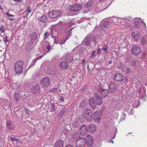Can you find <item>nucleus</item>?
Returning <instances> with one entry per match:
<instances>
[{
    "label": "nucleus",
    "instance_id": "nucleus-1",
    "mask_svg": "<svg viewBox=\"0 0 147 147\" xmlns=\"http://www.w3.org/2000/svg\"><path fill=\"white\" fill-rule=\"evenodd\" d=\"M94 98H92L89 100V103L91 107L95 108L96 105H100L102 103V100L101 96L98 93L94 92Z\"/></svg>",
    "mask_w": 147,
    "mask_h": 147
},
{
    "label": "nucleus",
    "instance_id": "nucleus-2",
    "mask_svg": "<svg viewBox=\"0 0 147 147\" xmlns=\"http://www.w3.org/2000/svg\"><path fill=\"white\" fill-rule=\"evenodd\" d=\"M24 64V62L22 61H18L15 63L14 69L16 74H20L22 72Z\"/></svg>",
    "mask_w": 147,
    "mask_h": 147
},
{
    "label": "nucleus",
    "instance_id": "nucleus-3",
    "mask_svg": "<svg viewBox=\"0 0 147 147\" xmlns=\"http://www.w3.org/2000/svg\"><path fill=\"white\" fill-rule=\"evenodd\" d=\"M49 17L51 18H56L57 19L61 15V12L59 11L53 10L49 11L47 13Z\"/></svg>",
    "mask_w": 147,
    "mask_h": 147
},
{
    "label": "nucleus",
    "instance_id": "nucleus-4",
    "mask_svg": "<svg viewBox=\"0 0 147 147\" xmlns=\"http://www.w3.org/2000/svg\"><path fill=\"white\" fill-rule=\"evenodd\" d=\"M82 7L81 4H75L70 6L69 9L70 12L73 13L80 11L82 9Z\"/></svg>",
    "mask_w": 147,
    "mask_h": 147
},
{
    "label": "nucleus",
    "instance_id": "nucleus-5",
    "mask_svg": "<svg viewBox=\"0 0 147 147\" xmlns=\"http://www.w3.org/2000/svg\"><path fill=\"white\" fill-rule=\"evenodd\" d=\"M86 144V140L82 138H80L78 139L76 145V147H84Z\"/></svg>",
    "mask_w": 147,
    "mask_h": 147
},
{
    "label": "nucleus",
    "instance_id": "nucleus-6",
    "mask_svg": "<svg viewBox=\"0 0 147 147\" xmlns=\"http://www.w3.org/2000/svg\"><path fill=\"white\" fill-rule=\"evenodd\" d=\"M98 90L99 93L104 98L106 97L109 94V90L107 89L103 88L102 86H99Z\"/></svg>",
    "mask_w": 147,
    "mask_h": 147
},
{
    "label": "nucleus",
    "instance_id": "nucleus-7",
    "mask_svg": "<svg viewBox=\"0 0 147 147\" xmlns=\"http://www.w3.org/2000/svg\"><path fill=\"white\" fill-rule=\"evenodd\" d=\"M40 83L43 87H47L49 85L50 79L48 77H45L41 80Z\"/></svg>",
    "mask_w": 147,
    "mask_h": 147
},
{
    "label": "nucleus",
    "instance_id": "nucleus-8",
    "mask_svg": "<svg viewBox=\"0 0 147 147\" xmlns=\"http://www.w3.org/2000/svg\"><path fill=\"white\" fill-rule=\"evenodd\" d=\"M102 112L100 111H95L94 113V118L95 122H100Z\"/></svg>",
    "mask_w": 147,
    "mask_h": 147
},
{
    "label": "nucleus",
    "instance_id": "nucleus-9",
    "mask_svg": "<svg viewBox=\"0 0 147 147\" xmlns=\"http://www.w3.org/2000/svg\"><path fill=\"white\" fill-rule=\"evenodd\" d=\"M141 51L140 48L137 46H134L131 49V51L132 54L136 56L139 55Z\"/></svg>",
    "mask_w": 147,
    "mask_h": 147
},
{
    "label": "nucleus",
    "instance_id": "nucleus-10",
    "mask_svg": "<svg viewBox=\"0 0 147 147\" xmlns=\"http://www.w3.org/2000/svg\"><path fill=\"white\" fill-rule=\"evenodd\" d=\"M113 79L116 82H121L123 80V78L121 74L116 73Z\"/></svg>",
    "mask_w": 147,
    "mask_h": 147
},
{
    "label": "nucleus",
    "instance_id": "nucleus-11",
    "mask_svg": "<svg viewBox=\"0 0 147 147\" xmlns=\"http://www.w3.org/2000/svg\"><path fill=\"white\" fill-rule=\"evenodd\" d=\"M84 116L87 119H90L92 118V112L90 109L86 108L84 110Z\"/></svg>",
    "mask_w": 147,
    "mask_h": 147
},
{
    "label": "nucleus",
    "instance_id": "nucleus-12",
    "mask_svg": "<svg viewBox=\"0 0 147 147\" xmlns=\"http://www.w3.org/2000/svg\"><path fill=\"white\" fill-rule=\"evenodd\" d=\"M86 142H87L89 146H91L93 144V138L91 135H87L86 138Z\"/></svg>",
    "mask_w": 147,
    "mask_h": 147
},
{
    "label": "nucleus",
    "instance_id": "nucleus-13",
    "mask_svg": "<svg viewBox=\"0 0 147 147\" xmlns=\"http://www.w3.org/2000/svg\"><path fill=\"white\" fill-rule=\"evenodd\" d=\"M64 59L67 62L70 63L73 60V58L70 54H66L63 56Z\"/></svg>",
    "mask_w": 147,
    "mask_h": 147
},
{
    "label": "nucleus",
    "instance_id": "nucleus-14",
    "mask_svg": "<svg viewBox=\"0 0 147 147\" xmlns=\"http://www.w3.org/2000/svg\"><path fill=\"white\" fill-rule=\"evenodd\" d=\"M109 91L111 93L115 92L116 89V86L113 83H110L109 86Z\"/></svg>",
    "mask_w": 147,
    "mask_h": 147
},
{
    "label": "nucleus",
    "instance_id": "nucleus-15",
    "mask_svg": "<svg viewBox=\"0 0 147 147\" xmlns=\"http://www.w3.org/2000/svg\"><path fill=\"white\" fill-rule=\"evenodd\" d=\"M131 35L133 38L136 40H139L141 36V34L140 33L137 32H133L131 33Z\"/></svg>",
    "mask_w": 147,
    "mask_h": 147
},
{
    "label": "nucleus",
    "instance_id": "nucleus-16",
    "mask_svg": "<svg viewBox=\"0 0 147 147\" xmlns=\"http://www.w3.org/2000/svg\"><path fill=\"white\" fill-rule=\"evenodd\" d=\"M31 90L34 93L37 94L40 91L39 86L38 85H37L33 86L31 88Z\"/></svg>",
    "mask_w": 147,
    "mask_h": 147
},
{
    "label": "nucleus",
    "instance_id": "nucleus-17",
    "mask_svg": "<svg viewBox=\"0 0 147 147\" xmlns=\"http://www.w3.org/2000/svg\"><path fill=\"white\" fill-rule=\"evenodd\" d=\"M91 4L88 3H87L85 7H84L83 13H86L89 11L90 9Z\"/></svg>",
    "mask_w": 147,
    "mask_h": 147
},
{
    "label": "nucleus",
    "instance_id": "nucleus-18",
    "mask_svg": "<svg viewBox=\"0 0 147 147\" xmlns=\"http://www.w3.org/2000/svg\"><path fill=\"white\" fill-rule=\"evenodd\" d=\"M63 141L61 140H58L56 141L55 145V147H63Z\"/></svg>",
    "mask_w": 147,
    "mask_h": 147
},
{
    "label": "nucleus",
    "instance_id": "nucleus-19",
    "mask_svg": "<svg viewBox=\"0 0 147 147\" xmlns=\"http://www.w3.org/2000/svg\"><path fill=\"white\" fill-rule=\"evenodd\" d=\"M46 73L47 74L52 75H54L56 74V72L55 71L52 69H49L47 70Z\"/></svg>",
    "mask_w": 147,
    "mask_h": 147
},
{
    "label": "nucleus",
    "instance_id": "nucleus-20",
    "mask_svg": "<svg viewBox=\"0 0 147 147\" xmlns=\"http://www.w3.org/2000/svg\"><path fill=\"white\" fill-rule=\"evenodd\" d=\"M59 65L63 69H66L68 65L65 61H63L60 62Z\"/></svg>",
    "mask_w": 147,
    "mask_h": 147
},
{
    "label": "nucleus",
    "instance_id": "nucleus-21",
    "mask_svg": "<svg viewBox=\"0 0 147 147\" xmlns=\"http://www.w3.org/2000/svg\"><path fill=\"white\" fill-rule=\"evenodd\" d=\"M47 17L44 15L43 14L40 18L38 19V20L42 22L46 23L47 22Z\"/></svg>",
    "mask_w": 147,
    "mask_h": 147
},
{
    "label": "nucleus",
    "instance_id": "nucleus-22",
    "mask_svg": "<svg viewBox=\"0 0 147 147\" xmlns=\"http://www.w3.org/2000/svg\"><path fill=\"white\" fill-rule=\"evenodd\" d=\"M110 24V22L109 21H105L102 24V27L107 29L109 27Z\"/></svg>",
    "mask_w": 147,
    "mask_h": 147
},
{
    "label": "nucleus",
    "instance_id": "nucleus-23",
    "mask_svg": "<svg viewBox=\"0 0 147 147\" xmlns=\"http://www.w3.org/2000/svg\"><path fill=\"white\" fill-rule=\"evenodd\" d=\"M37 37V34L35 32L32 33V35L30 36V39L32 41H34L36 39Z\"/></svg>",
    "mask_w": 147,
    "mask_h": 147
},
{
    "label": "nucleus",
    "instance_id": "nucleus-24",
    "mask_svg": "<svg viewBox=\"0 0 147 147\" xmlns=\"http://www.w3.org/2000/svg\"><path fill=\"white\" fill-rule=\"evenodd\" d=\"M123 70L124 72L127 73H131L132 71V69L130 67H123Z\"/></svg>",
    "mask_w": 147,
    "mask_h": 147
},
{
    "label": "nucleus",
    "instance_id": "nucleus-25",
    "mask_svg": "<svg viewBox=\"0 0 147 147\" xmlns=\"http://www.w3.org/2000/svg\"><path fill=\"white\" fill-rule=\"evenodd\" d=\"M91 43V42H94L96 41L95 40L94 37L92 36H90L88 37L86 39Z\"/></svg>",
    "mask_w": 147,
    "mask_h": 147
},
{
    "label": "nucleus",
    "instance_id": "nucleus-26",
    "mask_svg": "<svg viewBox=\"0 0 147 147\" xmlns=\"http://www.w3.org/2000/svg\"><path fill=\"white\" fill-rule=\"evenodd\" d=\"M14 98L16 101H18L20 100L19 94L18 93H15L14 95Z\"/></svg>",
    "mask_w": 147,
    "mask_h": 147
},
{
    "label": "nucleus",
    "instance_id": "nucleus-27",
    "mask_svg": "<svg viewBox=\"0 0 147 147\" xmlns=\"http://www.w3.org/2000/svg\"><path fill=\"white\" fill-rule=\"evenodd\" d=\"M87 102L84 100H83L81 102L80 104V106L81 107L84 108L86 106Z\"/></svg>",
    "mask_w": 147,
    "mask_h": 147
},
{
    "label": "nucleus",
    "instance_id": "nucleus-28",
    "mask_svg": "<svg viewBox=\"0 0 147 147\" xmlns=\"http://www.w3.org/2000/svg\"><path fill=\"white\" fill-rule=\"evenodd\" d=\"M7 125L8 129H10L13 126V123L11 121H8L7 122Z\"/></svg>",
    "mask_w": 147,
    "mask_h": 147
},
{
    "label": "nucleus",
    "instance_id": "nucleus-29",
    "mask_svg": "<svg viewBox=\"0 0 147 147\" xmlns=\"http://www.w3.org/2000/svg\"><path fill=\"white\" fill-rule=\"evenodd\" d=\"M66 108L65 107H63L61 109V111L59 113V115L61 116L66 112Z\"/></svg>",
    "mask_w": 147,
    "mask_h": 147
},
{
    "label": "nucleus",
    "instance_id": "nucleus-30",
    "mask_svg": "<svg viewBox=\"0 0 147 147\" xmlns=\"http://www.w3.org/2000/svg\"><path fill=\"white\" fill-rule=\"evenodd\" d=\"M50 110L51 112H54L55 111V105L54 104L51 103L50 105Z\"/></svg>",
    "mask_w": 147,
    "mask_h": 147
},
{
    "label": "nucleus",
    "instance_id": "nucleus-31",
    "mask_svg": "<svg viewBox=\"0 0 147 147\" xmlns=\"http://www.w3.org/2000/svg\"><path fill=\"white\" fill-rule=\"evenodd\" d=\"M79 137V135H78V133L76 132L73 134V138L74 140H77L78 138Z\"/></svg>",
    "mask_w": 147,
    "mask_h": 147
},
{
    "label": "nucleus",
    "instance_id": "nucleus-32",
    "mask_svg": "<svg viewBox=\"0 0 147 147\" xmlns=\"http://www.w3.org/2000/svg\"><path fill=\"white\" fill-rule=\"evenodd\" d=\"M87 129H80V134L83 135H84L86 134Z\"/></svg>",
    "mask_w": 147,
    "mask_h": 147
},
{
    "label": "nucleus",
    "instance_id": "nucleus-33",
    "mask_svg": "<svg viewBox=\"0 0 147 147\" xmlns=\"http://www.w3.org/2000/svg\"><path fill=\"white\" fill-rule=\"evenodd\" d=\"M109 46L108 45H106L104 46L103 48H102V51L103 52L104 51L106 52V53H107L108 49H109Z\"/></svg>",
    "mask_w": 147,
    "mask_h": 147
},
{
    "label": "nucleus",
    "instance_id": "nucleus-34",
    "mask_svg": "<svg viewBox=\"0 0 147 147\" xmlns=\"http://www.w3.org/2000/svg\"><path fill=\"white\" fill-rule=\"evenodd\" d=\"M117 66L119 69H120L121 68H123V67L124 66V64H122L120 62H118L117 64Z\"/></svg>",
    "mask_w": 147,
    "mask_h": 147
},
{
    "label": "nucleus",
    "instance_id": "nucleus-35",
    "mask_svg": "<svg viewBox=\"0 0 147 147\" xmlns=\"http://www.w3.org/2000/svg\"><path fill=\"white\" fill-rule=\"evenodd\" d=\"M138 60H136L135 61L133 62L132 64V65L134 67H137L138 65Z\"/></svg>",
    "mask_w": 147,
    "mask_h": 147
},
{
    "label": "nucleus",
    "instance_id": "nucleus-36",
    "mask_svg": "<svg viewBox=\"0 0 147 147\" xmlns=\"http://www.w3.org/2000/svg\"><path fill=\"white\" fill-rule=\"evenodd\" d=\"M37 60L36 59H34L33 60V61L31 63V65L29 66L28 69L30 67L32 66H33L34 65L35 63L36 62Z\"/></svg>",
    "mask_w": 147,
    "mask_h": 147
},
{
    "label": "nucleus",
    "instance_id": "nucleus-37",
    "mask_svg": "<svg viewBox=\"0 0 147 147\" xmlns=\"http://www.w3.org/2000/svg\"><path fill=\"white\" fill-rule=\"evenodd\" d=\"M73 28H72L71 29H70L69 31L68 32V34L67 38L65 39V40H67V39L69 38V37L71 36V31Z\"/></svg>",
    "mask_w": 147,
    "mask_h": 147
},
{
    "label": "nucleus",
    "instance_id": "nucleus-38",
    "mask_svg": "<svg viewBox=\"0 0 147 147\" xmlns=\"http://www.w3.org/2000/svg\"><path fill=\"white\" fill-rule=\"evenodd\" d=\"M4 38L3 41H4L5 44H6L7 42H9V40L8 39H9V37L7 36H5L4 37H3Z\"/></svg>",
    "mask_w": 147,
    "mask_h": 147
},
{
    "label": "nucleus",
    "instance_id": "nucleus-39",
    "mask_svg": "<svg viewBox=\"0 0 147 147\" xmlns=\"http://www.w3.org/2000/svg\"><path fill=\"white\" fill-rule=\"evenodd\" d=\"M109 127H109V126H111V125L113 126V121L112 120H111V121H109V122H108Z\"/></svg>",
    "mask_w": 147,
    "mask_h": 147
},
{
    "label": "nucleus",
    "instance_id": "nucleus-40",
    "mask_svg": "<svg viewBox=\"0 0 147 147\" xmlns=\"http://www.w3.org/2000/svg\"><path fill=\"white\" fill-rule=\"evenodd\" d=\"M4 29V25L1 26L0 28V31L1 33L4 32L5 30Z\"/></svg>",
    "mask_w": 147,
    "mask_h": 147
},
{
    "label": "nucleus",
    "instance_id": "nucleus-41",
    "mask_svg": "<svg viewBox=\"0 0 147 147\" xmlns=\"http://www.w3.org/2000/svg\"><path fill=\"white\" fill-rule=\"evenodd\" d=\"M89 129H96V127L95 125L91 124L89 126Z\"/></svg>",
    "mask_w": 147,
    "mask_h": 147
},
{
    "label": "nucleus",
    "instance_id": "nucleus-42",
    "mask_svg": "<svg viewBox=\"0 0 147 147\" xmlns=\"http://www.w3.org/2000/svg\"><path fill=\"white\" fill-rule=\"evenodd\" d=\"M141 42L143 45H144L145 43V40L144 38H142L141 39Z\"/></svg>",
    "mask_w": 147,
    "mask_h": 147
},
{
    "label": "nucleus",
    "instance_id": "nucleus-43",
    "mask_svg": "<svg viewBox=\"0 0 147 147\" xmlns=\"http://www.w3.org/2000/svg\"><path fill=\"white\" fill-rule=\"evenodd\" d=\"M25 111L26 113L28 115H30L31 112L29 110L27 109H25Z\"/></svg>",
    "mask_w": 147,
    "mask_h": 147
},
{
    "label": "nucleus",
    "instance_id": "nucleus-44",
    "mask_svg": "<svg viewBox=\"0 0 147 147\" xmlns=\"http://www.w3.org/2000/svg\"><path fill=\"white\" fill-rule=\"evenodd\" d=\"M10 140L12 142H13L14 141H16L17 142H19L15 138H11Z\"/></svg>",
    "mask_w": 147,
    "mask_h": 147
},
{
    "label": "nucleus",
    "instance_id": "nucleus-45",
    "mask_svg": "<svg viewBox=\"0 0 147 147\" xmlns=\"http://www.w3.org/2000/svg\"><path fill=\"white\" fill-rule=\"evenodd\" d=\"M58 100L61 101L62 102H63L64 101V100L63 97L61 96L59 98Z\"/></svg>",
    "mask_w": 147,
    "mask_h": 147
},
{
    "label": "nucleus",
    "instance_id": "nucleus-46",
    "mask_svg": "<svg viewBox=\"0 0 147 147\" xmlns=\"http://www.w3.org/2000/svg\"><path fill=\"white\" fill-rule=\"evenodd\" d=\"M13 1L17 3H22L23 1V0H13Z\"/></svg>",
    "mask_w": 147,
    "mask_h": 147
},
{
    "label": "nucleus",
    "instance_id": "nucleus-47",
    "mask_svg": "<svg viewBox=\"0 0 147 147\" xmlns=\"http://www.w3.org/2000/svg\"><path fill=\"white\" fill-rule=\"evenodd\" d=\"M30 6L28 7L27 8V11H26V12H27L28 13H31V10H30Z\"/></svg>",
    "mask_w": 147,
    "mask_h": 147
},
{
    "label": "nucleus",
    "instance_id": "nucleus-48",
    "mask_svg": "<svg viewBox=\"0 0 147 147\" xmlns=\"http://www.w3.org/2000/svg\"><path fill=\"white\" fill-rule=\"evenodd\" d=\"M89 65H93V66H94V64H92V63H90V64H88V65L87 66V67L88 69H90V70L91 69L89 67Z\"/></svg>",
    "mask_w": 147,
    "mask_h": 147
},
{
    "label": "nucleus",
    "instance_id": "nucleus-49",
    "mask_svg": "<svg viewBox=\"0 0 147 147\" xmlns=\"http://www.w3.org/2000/svg\"><path fill=\"white\" fill-rule=\"evenodd\" d=\"M90 43H91L89 42V41H88L86 40V41L85 42V44L87 46H88L90 45Z\"/></svg>",
    "mask_w": 147,
    "mask_h": 147
},
{
    "label": "nucleus",
    "instance_id": "nucleus-50",
    "mask_svg": "<svg viewBox=\"0 0 147 147\" xmlns=\"http://www.w3.org/2000/svg\"><path fill=\"white\" fill-rule=\"evenodd\" d=\"M96 53V52L95 51H94L92 52V53L91 55V57H93L94 56H95V55H94Z\"/></svg>",
    "mask_w": 147,
    "mask_h": 147
},
{
    "label": "nucleus",
    "instance_id": "nucleus-51",
    "mask_svg": "<svg viewBox=\"0 0 147 147\" xmlns=\"http://www.w3.org/2000/svg\"><path fill=\"white\" fill-rule=\"evenodd\" d=\"M87 129L86 125H83L80 126V129Z\"/></svg>",
    "mask_w": 147,
    "mask_h": 147
},
{
    "label": "nucleus",
    "instance_id": "nucleus-52",
    "mask_svg": "<svg viewBox=\"0 0 147 147\" xmlns=\"http://www.w3.org/2000/svg\"><path fill=\"white\" fill-rule=\"evenodd\" d=\"M100 48L98 47V49L97 50V53H96L97 54H98L99 53H100Z\"/></svg>",
    "mask_w": 147,
    "mask_h": 147
},
{
    "label": "nucleus",
    "instance_id": "nucleus-53",
    "mask_svg": "<svg viewBox=\"0 0 147 147\" xmlns=\"http://www.w3.org/2000/svg\"><path fill=\"white\" fill-rule=\"evenodd\" d=\"M139 24V22L138 21H136L135 22H134V24L136 26V27H137V26Z\"/></svg>",
    "mask_w": 147,
    "mask_h": 147
},
{
    "label": "nucleus",
    "instance_id": "nucleus-54",
    "mask_svg": "<svg viewBox=\"0 0 147 147\" xmlns=\"http://www.w3.org/2000/svg\"><path fill=\"white\" fill-rule=\"evenodd\" d=\"M47 49L48 50H50L51 48V46L50 45H48L46 47Z\"/></svg>",
    "mask_w": 147,
    "mask_h": 147
},
{
    "label": "nucleus",
    "instance_id": "nucleus-55",
    "mask_svg": "<svg viewBox=\"0 0 147 147\" xmlns=\"http://www.w3.org/2000/svg\"><path fill=\"white\" fill-rule=\"evenodd\" d=\"M47 32H46L44 34V36H45L44 37V38L45 39H46L47 38V37H46V36L47 35Z\"/></svg>",
    "mask_w": 147,
    "mask_h": 147
},
{
    "label": "nucleus",
    "instance_id": "nucleus-56",
    "mask_svg": "<svg viewBox=\"0 0 147 147\" xmlns=\"http://www.w3.org/2000/svg\"><path fill=\"white\" fill-rule=\"evenodd\" d=\"M111 18L112 19L111 20L113 22H115L114 20L115 19H116V20L117 19V18H115V17H112V18Z\"/></svg>",
    "mask_w": 147,
    "mask_h": 147
},
{
    "label": "nucleus",
    "instance_id": "nucleus-57",
    "mask_svg": "<svg viewBox=\"0 0 147 147\" xmlns=\"http://www.w3.org/2000/svg\"><path fill=\"white\" fill-rule=\"evenodd\" d=\"M86 62V59H83L82 61V65H84Z\"/></svg>",
    "mask_w": 147,
    "mask_h": 147
},
{
    "label": "nucleus",
    "instance_id": "nucleus-58",
    "mask_svg": "<svg viewBox=\"0 0 147 147\" xmlns=\"http://www.w3.org/2000/svg\"><path fill=\"white\" fill-rule=\"evenodd\" d=\"M43 56V55L41 56H39L37 59H36L37 60H38V59H40Z\"/></svg>",
    "mask_w": 147,
    "mask_h": 147
},
{
    "label": "nucleus",
    "instance_id": "nucleus-59",
    "mask_svg": "<svg viewBox=\"0 0 147 147\" xmlns=\"http://www.w3.org/2000/svg\"><path fill=\"white\" fill-rule=\"evenodd\" d=\"M66 40H65L63 42H59L58 43L60 44V45H62V44H63L65 42V41H66Z\"/></svg>",
    "mask_w": 147,
    "mask_h": 147
},
{
    "label": "nucleus",
    "instance_id": "nucleus-60",
    "mask_svg": "<svg viewBox=\"0 0 147 147\" xmlns=\"http://www.w3.org/2000/svg\"><path fill=\"white\" fill-rule=\"evenodd\" d=\"M65 147H73V146L70 145H67Z\"/></svg>",
    "mask_w": 147,
    "mask_h": 147
},
{
    "label": "nucleus",
    "instance_id": "nucleus-61",
    "mask_svg": "<svg viewBox=\"0 0 147 147\" xmlns=\"http://www.w3.org/2000/svg\"><path fill=\"white\" fill-rule=\"evenodd\" d=\"M109 63H111L112 62V61L111 59H110L108 61Z\"/></svg>",
    "mask_w": 147,
    "mask_h": 147
},
{
    "label": "nucleus",
    "instance_id": "nucleus-62",
    "mask_svg": "<svg viewBox=\"0 0 147 147\" xmlns=\"http://www.w3.org/2000/svg\"><path fill=\"white\" fill-rule=\"evenodd\" d=\"M6 15L8 16H11V15L9 13H7L6 14Z\"/></svg>",
    "mask_w": 147,
    "mask_h": 147
},
{
    "label": "nucleus",
    "instance_id": "nucleus-63",
    "mask_svg": "<svg viewBox=\"0 0 147 147\" xmlns=\"http://www.w3.org/2000/svg\"><path fill=\"white\" fill-rule=\"evenodd\" d=\"M6 52L5 51V53H3V56H4V57H6Z\"/></svg>",
    "mask_w": 147,
    "mask_h": 147
},
{
    "label": "nucleus",
    "instance_id": "nucleus-64",
    "mask_svg": "<svg viewBox=\"0 0 147 147\" xmlns=\"http://www.w3.org/2000/svg\"><path fill=\"white\" fill-rule=\"evenodd\" d=\"M95 129H93L92 131H90V133L94 132H95Z\"/></svg>",
    "mask_w": 147,
    "mask_h": 147
}]
</instances>
